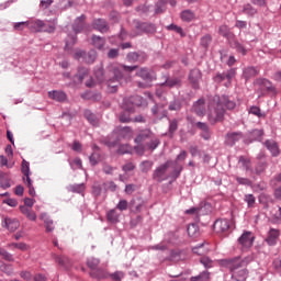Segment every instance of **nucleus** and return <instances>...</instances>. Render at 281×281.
<instances>
[{
	"instance_id": "nucleus-1",
	"label": "nucleus",
	"mask_w": 281,
	"mask_h": 281,
	"mask_svg": "<svg viewBox=\"0 0 281 281\" xmlns=\"http://www.w3.org/2000/svg\"><path fill=\"white\" fill-rule=\"evenodd\" d=\"M228 111L236 109V102L229 100L227 95H215L209 105V121L211 124H216V122H223L225 120V108Z\"/></svg>"
},
{
	"instance_id": "nucleus-2",
	"label": "nucleus",
	"mask_w": 281,
	"mask_h": 281,
	"mask_svg": "<svg viewBox=\"0 0 281 281\" xmlns=\"http://www.w3.org/2000/svg\"><path fill=\"white\" fill-rule=\"evenodd\" d=\"M249 265V258L240 259V257H236L233 259H224L222 260V266L229 269L231 273H234L237 281H245L249 278V270L245 268Z\"/></svg>"
},
{
	"instance_id": "nucleus-3",
	"label": "nucleus",
	"mask_w": 281,
	"mask_h": 281,
	"mask_svg": "<svg viewBox=\"0 0 281 281\" xmlns=\"http://www.w3.org/2000/svg\"><path fill=\"white\" fill-rule=\"evenodd\" d=\"M56 20L43 21V20H35L30 22V30L32 32H45L46 34H54L56 32Z\"/></svg>"
},
{
	"instance_id": "nucleus-4",
	"label": "nucleus",
	"mask_w": 281,
	"mask_h": 281,
	"mask_svg": "<svg viewBox=\"0 0 281 281\" xmlns=\"http://www.w3.org/2000/svg\"><path fill=\"white\" fill-rule=\"evenodd\" d=\"M254 86L257 87V91L259 93V98L267 95L270 93L271 95H276L278 90H276L273 83L265 78H258L254 81Z\"/></svg>"
},
{
	"instance_id": "nucleus-5",
	"label": "nucleus",
	"mask_w": 281,
	"mask_h": 281,
	"mask_svg": "<svg viewBox=\"0 0 281 281\" xmlns=\"http://www.w3.org/2000/svg\"><path fill=\"white\" fill-rule=\"evenodd\" d=\"M136 76L138 78H142V80L145 81V82H142V81L137 82V87L139 89H148L149 87H151L150 82H153V80H157V76H155V72L148 68H140L136 72Z\"/></svg>"
},
{
	"instance_id": "nucleus-6",
	"label": "nucleus",
	"mask_w": 281,
	"mask_h": 281,
	"mask_svg": "<svg viewBox=\"0 0 281 281\" xmlns=\"http://www.w3.org/2000/svg\"><path fill=\"white\" fill-rule=\"evenodd\" d=\"M136 33H132V36H142V34H155L157 32V26L150 22H135Z\"/></svg>"
},
{
	"instance_id": "nucleus-7",
	"label": "nucleus",
	"mask_w": 281,
	"mask_h": 281,
	"mask_svg": "<svg viewBox=\"0 0 281 281\" xmlns=\"http://www.w3.org/2000/svg\"><path fill=\"white\" fill-rule=\"evenodd\" d=\"M172 162L170 160L166 161L165 164L158 166L154 172H153V179L154 181H157L158 183H161L162 181L168 180V176H166V172H168V169L170 168V165Z\"/></svg>"
},
{
	"instance_id": "nucleus-8",
	"label": "nucleus",
	"mask_w": 281,
	"mask_h": 281,
	"mask_svg": "<svg viewBox=\"0 0 281 281\" xmlns=\"http://www.w3.org/2000/svg\"><path fill=\"white\" fill-rule=\"evenodd\" d=\"M188 78L192 89H201V80H203V72L201 71V69H191Z\"/></svg>"
},
{
	"instance_id": "nucleus-9",
	"label": "nucleus",
	"mask_w": 281,
	"mask_h": 281,
	"mask_svg": "<svg viewBox=\"0 0 281 281\" xmlns=\"http://www.w3.org/2000/svg\"><path fill=\"white\" fill-rule=\"evenodd\" d=\"M255 240L256 236H254V233L245 231L238 238V245H240L241 249H251V247H254Z\"/></svg>"
},
{
	"instance_id": "nucleus-10",
	"label": "nucleus",
	"mask_w": 281,
	"mask_h": 281,
	"mask_svg": "<svg viewBox=\"0 0 281 281\" xmlns=\"http://www.w3.org/2000/svg\"><path fill=\"white\" fill-rule=\"evenodd\" d=\"M213 227L217 234H225L229 232V227H232V222L226 218L216 220Z\"/></svg>"
},
{
	"instance_id": "nucleus-11",
	"label": "nucleus",
	"mask_w": 281,
	"mask_h": 281,
	"mask_svg": "<svg viewBox=\"0 0 281 281\" xmlns=\"http://www.w3.org/2000/svg\"><path fill=\"white\" fill-rule=\"evenodd\" d=\"M280 236H281L280 229L270 228L266 237L267 245H269V247H276V245H278V240Z\"/></svg>"
},
{
	"instance_id": "nucleus-12",
	"label": "nucleus",
	"mask_w": 281,
	"mask_h": 281,
	"mask_svg": "<svg viewBox=\"0 0 281 281\" xmlns=\"http://www.w3.org/2000/svg\"><path fill=\"white\" fill-rule=\"evenodd\" d=\"M126 59L128 63H146L148 59V55L144 52H132L126 55Z\"/></svg>"
},
{
	"instance_id": "nucleus-13",
	"label": "nucleus",
	"mask_w": 281,
	"mask_h": 281,
	"mask_svg": "<svg viewBox=\"0 0 281 281\" xmlns=\"http://www.w3.org/2000/svg\"><path fill=\"white\" fill-rule=\"evenodd\" d=\"M165 81L160 83V87H168L169 89H175L181 87L183 82L181 81V78L179 77H173L169 78L168 76H164Z\"/></svg>"
},
{
	"instance_id": "nucleus-14",
	"label": "nucleus",
	"mask_w": 281,
	"mask_h": 281,
	"mask_svg": "<svg viewBox=\"0 0 281 281\" xmlns=\"http://www.w3.org/2000/svg\"><path fill=\"white\" fill-rule=\"evenodd\" d=\"M109 71L113 74V78L116 82V85H122V80H124V72L122 71V68L117 65H111L109 66Z\"/></svg>"
},
{
	"instance_id": "nucleus-15",
	"label": "nucleus",
	"mask_w": 281,
	"mask_h": 281,
	"mask_svg": "<svg viewBox=\"0 0 281 281\" xmlns=\"http://www.w3.org/2000/svg\"><path fill=\"white\" fill-rule=\"evenodd\" d=\"M92 27H94L98 32H101V34H106V32H109V22L99 18L93 20Z\"/></svg>"
},
{
	"instance_id": "nucleus-16",
	"label": "nucleus",
	"mask_w": 281,
	"mask_h": 281,
	"mask_svg": "<svg viewBox=\"0 0 281 281\" xmlns=\"http://www.w3.org/2000/svg\"><path fill=\"white\" fill-rule=\"evenodd\" d=\"M243 138L241 132H232L226 134L225 144L226 146H234L236 142H240Z\"/></svg>"
},
{
	"instance_id": "nucleus-17",
	"label": "nucleus",
	"mask_w": 281,
	"mask_h": 281,
	"mask_svg": "<svg viewBox=\"0 0 281 281\" xmlns=\"http://www.w3.org/2000/svg\"><path fill=\"white\" fill-rule=\"evenodd\" d=\"M193 254L196 256H207L210 254V244L206 241L195 246L192 248Z\"/></svg>"
},
{
	"instance_id": "nucleus-18",
	"label": "nucleus",
	"mask_w": 281,
	"mask_h": 281,
	"mask_svg": "<svg viewBox=\"0 0 281 281\" xmlns=\"http://www.w3.org/2000/svg\"><path fill=\"white\" fill-rule=\"evenodd\" d=\"M93 153L89 157L91 166H98L99 161H102V155H100V147L98 145L92 146Z\"/></svg>"
},
{
	"instance_id": "nucleus-19",
	"label": "nucleus",
	"mask_w": 281,
	"mask_h": 281,
	"mask_svg": "<svg viewBox=\"0 0 281 281\" xmlns=\"http://www.w3.org/2000/svg\"><path fill=\"white\" fill-rule=\"evenodd\" d=\"M266 148L271 153L272 157H278L280 155V147H278V143L273 139H268L265 142Z\"/></svg>"
},
{
	"instance_id": "nucleus-20",
	"label": "nucleus",
	"mask_w": 281,
	"mask_h": 281,
	"mask_svg": "<svg viewBox=\"0 0 281 281\" xmlns=\"http://www.w3.org/2000/svg\"><path fill=\"white\" fill-rule=\"evenodd\" d=\"M218 34L224 38H227L228 43L229 41H234V38H236V35L229 30V26L227 25H221L218 27Z\"/></svg>"
},
{
	"instance_id": "nucleus-21",
	"label": "nucleus",
	"mask_w": 281,
	"mask_h": 281,
	"mask_svg": "<svg viewBox=\"0 0 281 281\" xmlns=\"http://www.w3.org/2000/svg\"><path fill=\"white\" fill-rule=\"evenodd\" d=\"M192 109L196 115H205V99H199L195 101Z\"/></svg>"
},
{
	"instance_id": "nucleus-22",
	"label": "nucleus",
	"mask_w": 281,
	"mask_h": 281,
	"mask_svg": "<svg viewBox=\"0 0 281 281\" xmlns=\"http://www.w3.org/2000/svg\"><path fill=\"white\" fill-rule=\"evenodd\" d=\"M48 98L55 100V102H65V100H67V94L63 91L54 90L48 92Z\"/></svg>"
},
{
	"instance_id": "nucleus-23",
	"label": "nucleus",
	"mask_w": 281,
	"mask_h": 281,
	"mask_svg": "<svg viewBox=\"0 0 281 281\" xmlns=\"http://www.w3.org/2000/svg\"><path fill=\"white\" fill-rule=\"evenodd\" d=\"M258 74H260V70H258V68H256L254 66H249V67L245 68L243 71V76H244L245 80H251V78H256V76H258Z\"/></svg>"
},
{
	"instance_id": "nucleus-24",
	"label": "nucleus",
	"mask_w": 281,
	"mask_h": 281,
	"mask_svg": "<svg viewBox=\"0 0 281 281\" xmlns=\"http://www.w3.org/2000/svg\"><path fill=\"white\" fill-rule=\"evenodd\" d=\"M228 43L231 47H233V49H236V52H238V54H243V56H247V48H245V46L240 42H238V40L234 37Z\"/></svg>"
},
{
	"instance_id": "nucleus-25",
	"label": "nucleus",
	"mask_w": 281,
	"mask_h": 281,
	"mask_svg": "<svg viewBox=\"0 0 281 281\" xmlns=\"http://www.w3.org/2000/svg\"><path fill=\"white\" fill-rule=\"evenodd\" d=\"M153 137V132L150 130L142 131L134 139L135 144H143L147 139Z\"/></svg>"
},
{
	"instance_id": "nucleus-26",
	"label": "nucleus",
	"mask_w": 281,
	"mask_h": 281,
	"mask_svg": "<svg viewBox=\"0 0 281 281\" xmlns=\"http://www.w3.org/2000/svg\"><path fill=\"white\" fill-rule=\"evenodd\" d=\"M87 16L86 15H81L79 18H77L75 20L72 30L76 34H80V32H82V30H85V21H86Z\"/></svg>"
},
{
	"instance_id": "nucleus-27",
	"label": "nucleus",
	"mask_w": 281,
	"mask_h": 281,
	"mask_svg": "<svg viewBox=\"0 0 281 281\" xmlns=\"http://www.w3.org/2000/svg\"><path fill=\"white\" fill-rule=\"evenodd\" d=\"M83 115L92 126H98V124H100V119H98L91 110H85Z\"/></svg>"
},
{
	"instance_id": "nucleus-28",
	"label": "nucleus",
	"mask_w": 281,
	"mask_h": 281,
	"mask_svg": "<svg viewBox=\"0 0 281 281\" xmlns=\"http://www.w3.org/2000/svg\"><path fill=\"white\" fill-rule=\"evenodd\" d=\"M5 227L9 232H16V228L20 227L19 220L7 217L4 220Z\"/></svg>"
},
{
	"instance_id": "nucleus-29",
	"label": "nucleus",
	"mask_w": 281,
	"mask_h": 281,
	"mask_svg": "<svg viewBox=\"0 0 281 281\" xmlns=\"http://www.w3.org/2000/svg\"><path fill=\"white\" fill-rule=\"evenodd\" d=\"M92 45L97 49H104V45H106V40L98 35H92Z\"/></svg>"
},
{
	"instance_id": "nucleus-30",
	"label": "nucleus",
	"mask_w": 281,
	"mask_h": 281,
	"mask_svg": "<svg viewBox=\"0 0 281 281\" xmlns=\"http://www.w3.org/2000/svg\"><path fill=\"white\" fill-rule=\"evenodd\" d=\"M238 164H241V166H243L244 170H246V172H249L251 170V159L249 157L239 156Z\"/></svg>"
},
{
	"instance_id": "nucleus-31",
	"label": "nucleus",
	"mask_w": 281,
	"mask_h": 281,
	"mask_svg": "<svg viewBox=\"0 0 281 281\" xmlns=\"http://www.w3.org/2000/svg\"><path fill=\"white\" fill-rule=\"evenodd\" d=\"M153 166H155V162H153V160L142 161L139 165L140 172H143L144 175L150 172V170H153Z\"/></svg>"
},
{
	"instance_id": "nucleus-32",
	"label": "nucleus",
	"mask_w": 281,
	"mask_h": 281,
	"mask_svg": "<svg viewBox=\"0 0 281 281\" xmlns=\"http://www.w3.org/2000/svg\"><path fill=\"white\" fill-rule=\"evenodd\" d=\"M150 140L146 143L145 147L147 148V150H155L159 144H161V142L159 140V138L155 137V135L153 134L151 137L149 138Z\"/></svg>"
},
{
	"instance_id": "nucleus-33",
	"label": "nucleus",
	"mask_w": 281,
	"mask_h": 281,
	"mask_svg": "<svg viewBox=\"0 0 281 281\" xmlns=\"http://www.w3.org/2000/svg\"><path fill=\"white\" fill-rule=\"evenodd\" d=\"M241 12L247 14V16H256L258 14V10L251 3L244 4Z\"/></svg>"
},
{
	"instance_id": "nucleus-34",
	"label": "nucleus",
	"mask_w": 281,
	"mask_h": 281,
	"mask_svg": "<svg viewBox=\"0 0 281 281\" xmlns=\"http://www.w3.org/2000/svg\"><path fill=\"white\" fill-rule=\"evenodd\" d=\"M97 58H98V53H95V50H90V52L86 53L83 56V60H85V63H87V65H93V63H95Z\"/></svg>"
},
{
	"instance_id": "nucleus-35",
	"label": "nucleus",
	"mask_w": 281,
	"mask_h": 281,
	"mask_svg": "<svg viewBox=\"0 0 281 281\" xmlns=\"http://www.w3.org/2000/svg\"><path fill=\"white\" fill-rule=\"evenodd\" d=\"M181 20L184 21L186 23H191V21H194L195 14L193 13L192 10H184L180 14Z\"/></svg>"
},
{
	"instance_id": "nucleus-36",
	"label": "nucleus",
	"mask_w": 281,
	"mask_h": 281,
	"mask_svg": "<svg viewBox=\"0 0 281 281\" xmlns=\"http://www.w3.org/2000/svg\"><path fill=\"white\" fill-rule=\"evenodd\" d=\"M106 218L110 223H119L120 222V214L115 209L110 210L106 213Z\"/></svg>"
},
{
	"instance_id": "nucleus-37",
	"label": "nucleus",
	"mask_w": 281,
	"mask_h": 281,
	"mask_svg": "<svg viewBox=\"0 0 281 281\" xmlns=\"http://www.w3.org/2000/svg\"><path fill=\"white\" fill-rule=\"evenodd\" d=\"M130 205H131L132 210H135V212H142V207H144V201H142V199H139V198L133 199L130 202Z\"/></svg>"
},
{
	"instance_id": "nucleus-38",
	"label": "nucleus",
	"mask_w": 281,
	"mask_h": 281,
	"mask_svg": "<svg viewBox=\"0 0 281 281\" xmlns=\"http://www.w3.org/2000/svg\"><path fill=\"white\" fill-rule=\"evenodd\" d=\"M21 172L24 176V181H27V178L30 179V164L25 159L22 160Z\"/></svg>"
},
{
	"instance_id": "nucleus-39",
	"label": "nucleus",
	"mask_w": 281,
	"mask_h": 281,
	"mask_svg": "<svg viewBox=\"0 0 281 281\" xmlns=\"http://www.w3.org/2000/svg\"><path fill=\"white\" fill-rule=\"evenodd\" d=\"M167 3L168 2L166 0H159L158 2H156L155 14H164V12H166Z\"/></svg>"
},
{
	"instance_id": "nucleus-40",
	"label": "nucleus",
	"mask_w": 281,
	"mask_h": 281,
	"mask_svg": "<svg viewBox=\"0 0 281 281\" xmlns=\"http://www.w3.org/2000/svg\"><path fill=\"white\" fill-rule=\"evenodd\" d=\"M90 276L92 278H98L99 280L106 279L109 278V272H106L104 269H97L95 271L90 272Z\"/></svg>"
},
{
	"instance_id": "nucleus-41",
	"label": "nucleus",
	"mask_w": 281,
	"mask_h": 281,
	"mask_svg": "<svg viewBox=\"0 0 281 281\" xmlns=\"http://www.w3.org/2000/svg\"><path fill=\"white\" fill-rule=\"evenodd\" d=\"M120 135L123 139H131L133 137V128L125 126L120 130Z\"/></svg>"
},
{
	"instance_id": "nucleus-42",
	"label": "nucleus",
	"mask_w": 281,
	"mask_h": 281,
	"mask_svg": "<svg viewBox=\"0 0 281 281\" xmlns=\"http://www.w3.org/2000/svg\"><path fill=\"white\" fill-rule=\"evenodd\" d=\"M187 233L191 238L199 236V226L196 224H190L187 228Z\"/></svg>"
},
{
	"instance_id": "nucleus-43",
	"label": "nucleus",
	"mask_w": 281,
	"mask_h": 281,
	"mask_svg": "<svg viewBox=\"0 0 281 281\" xmlns=\"http://www.w3.org/2000/svg\"><path fill=\"white\" fill-rule=\"evenodd\" d=\"M87 265L89 269H91L92 271H95L100 266V259L91 257L87 260Z\"/></svg>"
},
{
	"instance_id": "nucleus-44",
	"label": "nucleus",
	"mask_w": 281,
	"mask_h": 281,
	"mask_svg": "<svg viewBox=\"0 0 281 281\" xmlns=\"http://www.w3.org/2000/svg\"><path fill=\"white\" fill-rule=\"evenodd\" d=\"M86 76H89V69L79 68L78 74L75 76V80H78V82H82Z\"/></svg>"
},
{
	"instance_id": "nucleus-45",
	"label": "nucleus",
	"mask_w": 281,
	"mask_h": 281,
	"mask_svg": "<svg viewBox=\"0 0 281 281\" xmlns=\"http://www.w3.org/2000/svg\"><path fill=\"white\" fill-rule=\"evenodd\" d=\"M117 87H120V83L115 82V79L111 78L108 80V89L110 93H117Z\"/></svg>"
},
{
	"instance_id": "nucleus-46",
	"label": "nucleus",
	"mask_w": 281,
	"mask_h": 281,
	"mask_svg": "<svg viewBox=\"0 0 281 281\" xmlns=\"http://www.w3.org/2000/svg\"><path fill=\"white\" fill-rule=\"evenodd\" d=\"M265 170H267V161L260 160L255 167V172L256 175H262Z\"/></svg>"
},
{
	"instance_id": "nucleus-47",
	"label": "nucleus",
	"mask_w": 281,
	"mask_h": 281,
	"mask_svg": "<svg viewBox=\"0 0 281 281\" xmlns=\"http://www.w3.org/2000/svg\"><path fill=\"white\" fill-rule=\"evenodd\" d=\"M190 280L191 281H205V280H210V272L209 271H203L199 276L191 277Z\"/></svg>"
},
{
	"instance_id": "nucleus-48",
	"label": "nucleus",
	"mask_w": 281,
	"mask_h": 281,
	"mask_svg": "<svg viewBox=\"0 0 281 281\" xmlns=\"http://www.w3.org/2000/svg\"><path fill=\"white\" fill-rule=\"evenodd\" d=\"M181 100L175 99L169 103V111H181Z\"/></svg>"
},
{
	"instance_id": "nucleus-49",
	"label": "nucleus",
	"mask_w": 281,
	"mask_h": 281,
	"mask_svg": "<svg viewBox=\"0 0 281 281\" xmlns=\"http://www.w3.org/2000/svg\"><path fill=\"white\" fill-rule=\"evenodd\" d=\"M179 128V121L177 119H173L169 122V133L170 135H175L177 133V130Z\"/></svg>"
},
{
	"instance_id": "nucleus-50",
	"label": "nucleus",
	"mask_w": 281,
	"mask_h": 281,
	"mask_svg": "<svg viewBox=\"0 0 281 281\" xmlns=\"http://www.w3.org/2000/svg\"><path fill=\"white\" fill-rule=\"evenodd\" d=\"M200 43L204 47V49H207V47H210L212 43V35L210 34L204 35L203 37H201Z\"/></svg>"
},
{
	"instance_id": "nucleus-51",
	"label": "nucleus",
	"mask_w": 281,
	"mask_h": 281,
	"mask_svg": "<svg viewBox=\"0 0 281 281\" xmlns=\"http://www.w3.org/2000/svg\"><path fill=\"white\" fill-rule=\"evenodd\" d=\"M200 262L203 265V267H205V269H212L214 267V261H212L210 257H202Z\"/></svg>"
},
{
	"instance_id": "nucleus-52",
	"label": "nucleus",
	"mask_w": 281,
	"mask_h": 281,
	"mask_svg": "<svg viewBox=\"0 0 281 281\" xmlns=\"http://www.w3.org/2000/svg\"><path fill=\"white\" fill-rule=\"evenodd\" d=\"M167 30L177 32V34H180V36H186V33L183 32V29L181 26H178L176 24H170L167 26Z\"/></svg>"
},
{
	"instance_id": "nucleus-53",
	"label": "nucleus",
	"mask_w": 281,
	"mask_h": 281,
	"mask_svg": "<svg viewBox=\"0 0 281 281\" xmlns=\"http://www.w3.org/2000/svg\"><path fill=\"white\" fill-rule=\"evenodd\" d=\"M92 194L95 198L100 196V194H102V184L94 182L92 186Z\"/></svg>"
},
{
	"instance_id": "nucleus-54",
	"label": "nucleus",
	"mask_w": 281,
	"mask_h": 281,
	"mask_svg": "<svg viewBox=\"0 0 281 281\" xmlns=\"http://www.w3.org/2000/svg\"><path fill=\"white\" fill-rule=\"evenodd\" d=\"M134 150L136 155H139L140 157L146 153V145L143 143H136V146H134Z\"/></svg>"
},
{
	"instance_id": "nucleus-55",
	"label": "nucleus",
	"mask_w": 281,
	"mask_h": 281,
	"mask_svg": "<svg viewBox=\"0 0 281 281\" xmlns=\"http://www.w3.org/2000/svg\"><path fill=\"white\" fill-rule=\"evenodd\" d=\"M119 120L122 122V124H128L130 122H133V119H131V114H128V112L121 113Z\"/></svg>"
},
{
	"instance_id": "nucleus-56",
	"label": "nucleus",
	"mask_w": 281,
	"mask_h": 281,
	"mask_svg": "<svg viewBox=\"0 0 281 281\" xmlns=\"http://www.w3.org/2000/svg\"><path fill=\"white\" fill-rule=\"evenodd\" d=\"M85 190H86L85 183L72 186V192H76L77 194H82V196L85 195Z\"/></svg>"
},
{
	"instance_id": "nucleus-57",
	"label": "nucleus",
	"mask_w": 281,
	"mask_h": 281,
	"mask_svg": "<svg viewBox=\"0 0 281 281\" xmlns=\"http://www.w3.org/2000/svg\"><path fill=\"white\" fill-rule=\"evenodd\" d=\"M234 179L237 181L239 186H251V180H249V178L234 176Z\"/></svg>"
},
{
	"instance_id": "nucleus-58",
	"label": "nucleus",
	"mask_w": 281,
	"mask_h": 281,
	"mask_svg": "<svg viewBox=\"0 0 281 281\" xmlns=\"http://www.w3.org/2000/svg\"><path fill=\"white\" fill-rule=\"evenodd\" d=\"M244 201L247 202L248 207L256 205V196L254 194H246Z\"/></svg>"
},
{
	"instance_id": "nucleus-59",
	"label": "nucleus",
	"mask_w": 281,
	"mask_h": 281,
	"mask_svg": "<svg viewBox=\"0 0 281 281\" xmlns=\"http://www.w3.org/2000/svg\"><path fill=\"white\" fill-rule=\"evenodd\" d=\"M24 183H26L29 188L30 196H36V190H34V186H32V179L27 178V180H24Z\"/></svg>"
},
{
	"instance_id": "nucleus-60",
	"label": "nucleus",
	"mask_w": 281,
	"mask_h": 281,
	"mask_svg": "<svg viewBox=\"0 0 281 281\" xmlns=\"http://www.w3.org/2000/svg\"><path fill=\"white\" fill-rule=\"evenodd\" d=\"M94 76H95L98 82H104V68H98L94 71Z\"/></svg>"
},
{
	"instance_id": "nucleus-61",
	"label": "nucleus",
	"mask_w": 281,
	"mask_h": 281,
	"mask_svg": "<svg viewBox=\"0 0 281 281\" xmlns=\"http://www.w3.org/2000/svg\"><path fill=\"white\" fill-rule=\"evenodd\" d=\"M249 113H251V115H256L257 117H265L262 111L256 105L250 108Z\"/></svg>"
},
{
	"instance_id": "nucleus-62",
	"label": "nucleus",
	"mask_w": 281,
	"mask_h": 281,
	"mask_svg": "<svg viewBox=\"0 0 281 281\" xmlns=\"http://www.w3.org/2000/svg\"><path fill=\"white\" fill-rule=\"evenodd\" d=\"M55 260L60 267H67V262H69V258L65 256L55 257Z\"/></svg>"
},
{
	"instance_id": "nucleus-63",
	"label": "nucleus",
	"mask_w": 281,
	"mask_h": 281,
	"mask_svg": "<svg viewBox=\"0 0 281 281\" xmlns=\"http://www.w3.org/2000/svg\"><path fill=\"white\" fill-rule=\"evenodd\" d=\"M131 153V146L130 145H121L117 149L119 155H126Z\"/></svg>"
},
{
	"instance_id": "nucleus-64",
	"label": "nucleus",
	"mask_w": 281,
	"mask_h": 281,
	"mask_svg": "<svg viewBox=\"0 0 281 281\" xmlns=\"http://www.w3.org/2000/svg\"><path fill=\"white\" fill-rule=\"evenodd\" d=\"M272 223L274 225H281V206H279V215L272 216Z\"/></svg>"
}]
</instances>
